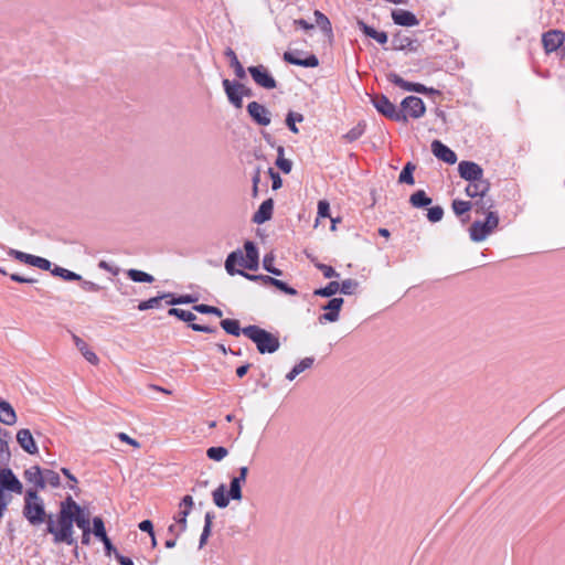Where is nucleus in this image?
<instances>
[{
    "instance_id": "nucleus-1",
    "label": "nucleus",
    "mask_w": 565,
    "mask_h": 565,
    "mask_svg": "<svg viewBox=\"0 0 565 565\" xmlns=\"http://www.w3.org/2000/svg\"><path fill=\"white\" fill-rule=\"evenodd\" d=\"M72 509H78V504L72 497H67L61 502L60 511L54 520L53 514L49 516L46 532L53 535L54 543H65L71 546H76L77 541L74 534V520Z\"/></svg>"
},
{
    "instance_id": "nucleus-2",
    "label": "nucleus",
    "mask_w": 565,
    "mask_h": 565,
    "mask_svg": "<svg viewBox=\"0 0 565 565\" xmlns=\"http://www.w3.org/2000/svg\"><path fill=\"white\" fill-rule=\"evenodd\" d=\"M22 514L33 526H39L42 523L47 524L49 516L51 515L46 513L44 501L34 489L26 490L24 494Z\"/></svg>"
},
{
    "instance_id": "nucleus-3",
    "label": "nucleus",
    "mask_w": 565,
    "mask_h": 565,
    "mask_svg": "<svg viewBox=\"0 0 565 565\" xmlns=\"http://www.w3.org/2000/svg\"><path fill=\"white\" fill-rule=\"evenodd\" d=\"M242 331L244 335L256 344L257 350L262 354L274 353L280 347L279 339L276 335L258 326H247Z\"/></svg>"
},
{
    "instance_id": "nucleus-4",
    "label": "nucleus",
    "mask_w": 565,
    "mask_h": 565,
    "mask_svg": "<svg viewBox=\"0 0 565 565\" xmlns=\"http://www.w3.org/2000/svg\"><path fill=\"white\" fill-rule=\"evenodd\" d=\"M22 494L23 484L13 473L8 477L2 476L0 479V518H2L12 501V494Z\"/></svg>"
},
{
    "instance_id": "nucleus-5",
    "label": "nucleus",
    "mask_w": 565,
    "mask_h": 565,
    "mask_svg": "<svg viewBox=\"0 0 565 565\" xmlns=\"http://www.w3.org/2000/svg\"><path fill=\"white\" fill-rule=\"evenodd\" d=\"M243 484H244L243 482L232 478L227 494H225V491H226L225 484H223V483L220 484L212 492V499H213L214 504L217 508L224 509L228 505L230 499L235 500V501L242 500V498H243L242 486Z\"/></svg>"
},
{
    "instance_id": "nucleus-6",
    "label": "nucleus",
    "mask_w": 565,
    "mask_h": 565,
    "mask_svg": "<svg viewBox=\"0 0 565 565\" xmlns=\"http://www.w3.org/2000/svg\"><path fill=\"white\" fill-rule=\"evenodd\" d=\"M499 225V215L497 212H489L484 221H475L470 228V238L473 242H482Z\"/></svg>"
},
{
    "instance_id": "nucleus-7",
    "label": "nucleus",
    "mask_w": 565,
    "mask_h": 565,
    "mask_svg": "<svg viewBox=\"0 0 565 565\" xmlns=\"http://www.w3.org/2000/svg\"><path fill=\"white\" fill-rule=\"evenodd\" d=\"M372 104L379 113L391 120L407 121V116L399 111L396 106L384 95H376L372 98Z\"/></svg>"
},
{
    "instance_id": "nucleus-8",
    "label": "nucleus",
    "mask_w": 565,
    "mask_h": 565,
    "mask_svg": "<svg viewBox=\"0 0 565 565\" xmlns=\"http://www.w3.org/2000/svg\"><path fill=\"white\" fill-rule=\"evenodd\" d=\"M255 84L265 89H274L277 87V82L270 74L268 68L264 65L249 66L247 68Z\"/></svg>"
},
{
    "instance_id": "nucleus-9",
    "label": "nucleus",
    "mask_w": 565,
    "mask_h": 565,
    "mask_svg": "<svg viewBox=\"0 0 565 565\" xmlns=\"http://www.w3.org/2000/svg\"><path fill=\"white\" fill-rule=\"evenodd\" d=\"M401 106L402 109L399 111L415 119L423 117L426 110L423 99L416 96H407L403 99Z\"/></svg>"
},
{
    "instance_id": "nucleus-10",
    "label": "nucleus",
    "mask_w": 565,
    "mask_h": 565,
    "mask_svg": "<svg viewBox=\"0 0 565 565\" xmlns=\"http://www.w3.org/2000/svg\"><path fill=\"white\" fill-rule=\"evenodd\" d=\"M246 109L253 121L257 125L268 126L270 124L271 114L264 105L257 102H250Z\"/></svg>"
},
{
    "instance_id": "nucleus-11",
    "label": "nucleus",
    "mask_w": 565,
    "mask_h": 565,
    "mask_svg": "<svg viewBox=\"0 0 565 565\" xmlns=\"http://www.w3.org/2000/svg\"><path fill=\"white\" fill-rule=\"evenodd\" d=\"M458 172L459 175L468 182L478 181L483 178V169L473 161H460L458 164Z\"/></svg>"
},
{
    "instance_id": "nucleus-12",
    "label": "nucleus",
    "mask_w": 565,
    "mask_h": 565,
    "mask_svg": "<svg viewBox=\"0 0 565 565\" xmlns=\"http://www.w3.org/2000/svg\"><path fill=\"white\" fill-rule=\"evenodd\" d=\"M343 302L344 300L342 298H332L329 300L324 306L321 307L326 312L319 317V322H337L339 320V313Z\"/></svg>"
},
{
    "instance_id": "nucleus-13",
    "label": "nucleus",
    "mask_w": 565,
    "mask_h": 565,
    "mask_svg": "<svg viewBox=\"0 0 565 565\" xmlns=\"http://www.w3.org/2000/svg\"><path fill=\"white\" fill-rule=\"evenodd\" d=\"M565 41V33L558 30H550L542 36V43L547 53L556 51Z\"/></svg>"
},
{
    "instance_id": "nucleus-14",
    "label": "nucleus",
    "mask_w": 565,
    "mask_h": 565,
    "mask_svg": "<svg viewBox=\"0 0 565 565\" xmlns=\"http://www.w3.org/2000/svg\"><path fill=\"white\" fill-rule=\"evenodd\" d=\"M431 152L437 159L448 164H454L457 161L456 153L439 140L431 142Z\"/></svg>"
},
{
    "instance_id": "nucleus-15",
    "label": "nucleus",
    "mask_w": 565,
    "mask_h": 565,
    "mask_svg": "<svg viewBox=\"0 0 565 565\" xmlns=\"http://www.w3.org/2000/svg\"><path fill=\"white\" fill-rule=\"evenodd\" d=\"M17 441L20 447L30 455L38 454L39 449L35 440L28 428H22L17 433Z\"/></svg>"
},
{
    "instance_id": "nucleus-16",
    "label": "nucleus",
    "mask_w": 565,
    "mask_h": 565,
    "mask_svg": "<svg viewBox=\"0 0 565 565\" xmlns=\"http://www.w3.org/2000/svg\"><path fill=\"white\" fill-rule=\"evenodd\" d=\"M225 94L228 98V102L236 108H242L243 106V96L241 90L237 88V82H231L225 78L222 82Z\"/></svg>"
},
{
    "instance_id": "nucleus-17",
    "label": "nucleus",
    "mask_w": 565,
    "mask_h": 565,
    "mask_svg": "<svg viewBox=\"0 0 565 565\" xmlns=\"http://www.w3.org/2000/svg\"><path fill=\"white\" fill-rule=\"evenodd\" d=\"M387 78L391 83H393L394 85H396L407 92H415V93H427L428 92V88L426 86H424L423 84L407 82V81L403 79L396 73H390L387 75Z\"/></svg>"
},
{
    "instance_id": "nucleus-18",
    "label": "nucleus",
    "mask_w": 565,
    "mask_h": 565,
    "mask_svg": "<svg viewBox=\"0 0 565 565\" xmlns=\"http://www.w3.org/2000/svg\"><path fill=\"white\" fill-rule=\"evenodd\" d=\"M489 191L490 182L484 178H481L478 181L469 182L465 190L466 194L471 199L488 194Z\"/></svg>"
},
{
    "instance_id": "nucleus-19",
    "label": "nucleus",
    "mask_w": 565,
    "mask_h": 565,
    "mask_svg": "<svg viewBox=\"0 0 565 565\" xmlns=\"http://www.w3.org/2000/svg\"><path fill=\"white\" fill-rule=\"evenodd\" d=\"M392 19L395 24L402 26H415L419 23L418 19L414 13L403 9L393 10Z\"/></svg>"
},
{
    "instance_id": "nucleus-20",
    "label": "nucleus",
    "mask_w": 565,
    "mask_h": 565,
    "mask_svg": "<svg viewBox=\"0 0 565 565\" xmlns=\"http://www.w3.org/2000/svg\"><path fill=\"white\" fill-rule=\"evenodd\" d=\"M273 210H274V200L267 199L265 200L258 207V210L253 215L252 221L255 224H263L267 221H269L273 216Z\"/></svg>"
},
{
    "instance_id": "nucleus-21",
    "label": "nucleus",
    "mask_w": 565,
    "mask_h": 565,
    "mask_svg": "<svg viewBox=\"0 0 565 565\" xmlns=\"http://www.w3.org/2000/svg\"><path fill=\"white\" fill-rule=\"evenodd\" d=\"M284 60L289 64L303 67H316L319 65V60L313 54H310L306 58H299L294 52H285Z\"/></svg>"
},
{
    "instance_id": "nucleus-22",
    "label": "nucleus",
    "mask_w": 565,
    "mask_h": 565,
    "mask_svg": "<svg viewBox=\"0 0 565 565\" xmlns=\"http://www.w3.org/2000/svg\"><path fill=\"white\" fill-rule=\"evenodd\" d=\"M244 248L246 252V263L244 264V267L249 270H256L259 264L258 249L256 245L253 242L247 241L244 244Z\"/></svg>"
},
{
    "instance_id": "nucleus-23",
    "label": "nucleus",
    "mask_w": 565,
    "mask_h": 565,
    "mask_svg": "<svg viewBox=\"0 0 565 565\" xmlns=\"http://www.w3.org/2000/svg\"><path fill=\"white\" fill-rule=\"evenodd\" d=\"M471 204L472 210H475L477 214H486V216L489 212H493L492 209L494 207V201L488 194L475 198L473 201H471Z\"/></svg>"
},
{
    "instance_id": "nucleus-24",
    "label": "nucleus",
    "mask_w": 565,
    "mask_h": 565,
    "mask_svg": "<svg viewBox=\"0 0 565 565\" xmlns=\"http://www.w3.org/2000/svg\"><path fill=\"white\" fill-rule=\"evenodd\" d=\"M0 422L8 426H11L17 422L15 411L11 404L6 401L0 402Z\"/></svg>"
},
{
    "instance_id": "nucleus-25",
    "label": "nucleus",
    "mask_w": 565,
    "mask_h": 565,
    "mask_svg": "<svg viewBox=\"0 0 565 565\" xmlns=\"http://www.w3.org/2000/svg\"><path fill=\"white\" fill-rule=\"evenodd\" d=\"M73 341L76 345V348L79 350V352L83 354V356L90 363V364H98L99 359L98 356L88 348L87 343L83 341L76 334H73Z\"/></svg>"
},
{
    "instance_id": "nucleus-26",
    "label": "nucleus",
    "mask_w": 565,
    "mask_h": 565,
    "mask_svg": "<svg viewBox=\"0 0 565 565\" xmlns=\"http://www.w3.org/2000/svg\"><path fill=\"white\" fill-rule=\"evenodd\" d=\"M224 54L230 60V66L234 70L236 77L244 79L246 77V71L238 61L236 53L231 47H227Z\"/></svg>"
},
{
    "instance_id": "nucleus-27",
    "label": "nucleus",
    "mask_w": 565,
    "mask_h": 565,
    "mask_svg": "<svg viewBox=\"0 0 565 565\" xmlns=\"http://www.w3.org/2000/svg\"><path fill=\"white\" fill-rule=\"evenodd\" d=\"M361 31L369 38L375 40L380 44H385L388 40L387 34L383 31H377L374 28L367 25L363 21H359Z\"/></svg>"
},
{
    "instance_id": "nucleus-28",
    "label": "nucleus",
    "mask_w": 565,
    "mask_h": 565,
    "mask_svg": "<svg viewBox=\"0 0 565 565\" xmlns=\"http://www.w3.org/2000/svg\"><path fill=\"white\" fill-rule=\"evenodd\" d=\"M26 481L34 483L38 488L44 489L43 471L39 466H33L24 471Z\"/></svg>"
},
{
    "instance_id": "nucleus-29",
    "label": "nucleus",
    "mask_w": 565,
    "mask_h": 565,
    "mask_svg": "<svg viewBox=\"0 0 565 565\" xmlns=\"http://www.w3.org/2000/svg\"><path fill=\"white\" fill-rule=\"evenodd\" d=\"M315 359L311 356H307L302 359L299 363H297L289 373H287L286 379L288 381H294L300 373L310 369L313 365Z\"/></svg>"
},
{
    "instance_id": "nucleus-30",
    "label": "nucleus",
    "mask_w": 565,
    "mask_h": 565,
    "mask_svg": "<svg viewBox=\"0 0 565 565\" xmlns=\"http://www.w3.org/2000/svg\"><path fill=\"white\" fill-rule=\"evenodd\" d=\"M414 41L406 34L397 33L392 39V49L395 51L413 50Z\"/></svg>"
},
{
    "instance_id": "nucleus-31",
    "label": "nucleus",
    "mask_w": 565,
    "mask_h": 565,
    "mask_svg": "<svg viewBox=\"0 0 565 565\" xmlns=\"http://www.w3.org/2000/svg\"><path fill=\"white\" fill-rule=\"evenodd\" d=\"M237 257H241V250L232 252L225 260V269H226L227 274L231 276L236 275V274L244 276V274H245L244 270L235 268Z\"/></svg>"
},
{
    "instance_id": "nucleus-32",
    "label": "nucleus",
    "mask_w": 565,
    "mask_h": 565,
    "mask_svg": "<svg viewBox=\"0 0 565 565\" xmlns=\"http://www.w3.org/2000/svg\"><path fill=\"white\" fill-rule=\"evenodd\" d=\"M409 202L414 207H425L431 203V199L424 190H418L411 195Z\"/></svg>"
},
{
    "instance_id": "nucleus-33",
    "label": "nucleus",
    "mask_w": 565,
    "mask_h": 565,
    "mask_svg": "<svg viewBox=\"0 0 565 565\" xmlns=\"http://www.w3.org/2000/svg\"><path fill=\"white\" fill-rule=\"evenodd\" d=\"M213 519H214L213 512L205 513L204 526H203V531L200 536V544H199L200 548H202L206 544V541H207L209 536L211 535Z\"/></svg>"
},
{
    "instance_id": "nucleus-34",
    "label": "nucleus",
    "mask_w": 565,
    "mask_h": 565,
    "mask_svg": "<svg viewBox=\"0 0 565 565\" xmlns=\"http://www.w3.org/2000/svg\"><path fill=\"white\" fill-rule=\"evenodd\" d=\"M74 523L81 530H87L89 527V519L88 515L84 512V510L78 505V509H72Z\"/></svg>"
},
{
    "instance_id": "nucleus-35",
    "label": "nucleus",
    "mask_w": 565,
    "mask_h": 565,
    "mask_svg": "<svg viewBox=\"0 0 565 565\" xmlns=\"http://www.w3.org/2000/svg\"><path fill=\"white\" fill-rule=\"evenodd\" d=\"M10 433L7 429L0 427V457L7 461L10 460L11 452L8 444Z\"/></svg>"
},
{
    "instance_id": "nucleus-36",
    "label": "nucleus",
    "mask_w": 565,
    "mask_h": 565,
    "mask_svg": "<svg viewBox=\"0 0 565 565\" xmlns=\"http://www.w3.org/2000/svg\"><path fill=\"white\" fill-rule=\"evenodd\" d=\"M220 324L222 329L231 335L238 337L241 333H243V329H241L238 320L223 319Z\"/></svg>"
},
{
    "instance_id": "nucleus-37",
    "label": "nucleus",
    "mask_w": 565,
    "mask_h": 565,
    "mask_svg": "<svg viewBox=\"0 0 565 565\" xmlns=\"http://www.w3.org/2000/svg\"><path fill=\"white\" fill-rule=\"evenodd\" d=\"M416 169V166L412 162H407L399 177H398V182L399 183H406V184H409V185H413L415 183V180H414V177H413V173Z\"/></svg>"
},
{
    "instance_id": "nucleus-38",
    "label": "nucleus",
    "mask_w": 565,
    "mask_h": 565,
    "mask_svg": "<svg viewBox=\"0 0 565 565\" xmlns=\"http://www.w3.org/2000/svg\"><path fill=\"white\" fill-rule=\"evenodd\" d=\"M127 276L135 282H152L154 280V277L151 276L150 274L148 273H145L142 270H139V269H128L127 270Z\"/></svg>"
},
{
    "instance_id": "nucleus-39",
    "label": "nucleus",
    "mask_w": 565,
    "mask_h": 565,
    "mask_svg": "<svg viewBox=\"0 0 565 565\" xmlns=\"http://www.w3.org/2000/svg\"><path fill=\"white\" fill-rule=\"evenodd\" d=\"M52 275L54 276H57V277H61L62 279L64 280H67V281H73V280H82V276L74 273V271H71L66 268H63V267H60V266H55L52 270H51Z\"/></svg>"
},
{
    "instance_id": "nucleus-40",
    "label": "nucleus",
    "mask_w": 565,
    "mask_h": 565,
    "mask_svg": "<svg viewBox=\"0 0 565 565\" xmlns=\"http://www.w3.org/2000/svg\"><path fill=\"white\" fill-rule=\"evenodd\" d=\"M365 121L358 122L356 126H354L343 136V139L347 140L348 142H353L358 140L365 132Z\"/></svg>"
},
{
    "instance_id": "nucleus-41",
    "label": "nucleus",
    "mask_w": 565,
    "mask_h": 565,
    "mask_svg": "<svg viewBox=\"0 0 565 565\" xmlns=\"http://www.w3.org/2000/svg\"><path fill=\"white\" fill-rule=\"evenodd\" d=\"M168 297H171V294H163L161 296H157V297L150 298L148 300L141 301L138 305V309L140 311H145L148 309L159 308L161 305V300L166 299Z\"/></svg>"
},
{
    "instance_id": "nucleus-42",
    "label": "nucleus",
    "mask_w": 565,
    "mask_h": 565,
    "mask_svg": "<svg viewBox=\"0 0 565 565\" xmlns=\"http://www.w3.org/2000/svg\"><path fill=\"white\" fill-rule=\"evenodd\" d=\"M339 288H340V282L330 281L326 287L316 289L313 291V295L329 298V297L334 296L339 291Z\"/></svg>"
},
{
    "instance_id": "nucleus-43",
    "label": "nucleus",
    "mask_w": 565,
    "mask_h": 565,
    "mask_svg": "<svg viewBox=\"0 0 565 565\" xmlns=\"http://www.w3.org/2000/svg\"><path fill=\"white\" fill-rule=\"evenodd\" d=\"M168 315L177 317L182 321L190 322V324L194 323L193 321L196 319V316L193 312L179 308L169 309Z\"/></svg>"
},
{
    "instance_id": "nucleus-44",
    "label": "nucleus",
    "mask_w": 565,
    "mask_h": 565,
    "mask_svg": "<svg viewBox=\"0 0 565 565\" xmlns=\"http://www.w3.org/2000/svg\"><path fill=\"white\" fill-rule=\"evenodd\" d=\"M315 18H316V23L317 25L326 33V34H331L332 33V28H331V22L330 20L327 18V15H324L322 12H320L319 10H316L315 11Z\"/></svg>"
},
{
    "instance_id": "nucleus-45",
    "label": "nucleus",
    "mask_w": 565,
    "mask_h": 565,
    "mask_svg": "<svg viewBox=\"0 0 565 565\" xmlns=\"http://www.w3.org/2000/svg\"><path fill=\"white\" fill-rule=\"evenodd\" d=\"M278 158L276 160V166L284 172L289 173L292 168V162L289 159L284 158V147L279 146L277 149Z\"/></svg>"
},
{
    "instance_id": "nucleus-46",
    "label": "nucleus",
    "mask_w": 565,
    "mask_h": 565,
    "mask_svg": "<svg viewBox=\"0 0 565 565\" xmlns=\"http://www.w3.org/2000/svg\"><path fill=\"white\" fill-rule=\"evenodd\" d=\"M303 121V116L299 113L289 111L286 116V125L289 128V130L294 134H298L299 130L296 126V122Z\"/></svg>"
},
{
    "instance_id": "nucleus-47",
    "label": "nucleus",
    "mask_w": 565,
    "mask_h": 565,
    "mask_svg": "<svg viewBox=\"0 0 565 565\" xmlns=\"http://www.w3.org/2000/svg\"><path fill=\"white\" fill-rule=\"evenodd\" d=\"M9 255L13 256L15 259H18L24 264L31 265V266H35V260L38 258V256H35V255L26 254L24 252H20L17 249H10Z\"/></svg>"
},
{
    "instance_id": "nucleus-48",
    "label": "nucleus",
    "mask_w": 565,
    "mask_h": 565,
    "mask_svg": "<svg viewBox=\"0 0 565 565\" xmlns=\"http://www.w3.org/2000/svg\"><path fill=\"white\" fill-rule=\"evenodd\" d=\"M228 451L225 447H210L206 450V456L209 459L214 461H221L227 456Z\"/></svg>"
},
{
    "instance_id": "nucleus-49",
    "label": "nucleus",
    "mask_w": 565,
    "mask_h": 565,
    "mask_svg": "<svg viewBox=\"0 0 565 565\" xmlns=\"http://www.w3.org/2000/svg\"><path fill=\"white\" fill-rule=\"evenodd\" d=\"M451 206L457 216L463 215L472 210L471 201L454 200Z\"/></svg>"
},
{
    "instance_id": "nucleus-50",
    "label": "nucleus",
    "mask_w": 565,
    "mask_h": 565,
    "mask_svg": "<svg viewBox=\"0 0 565 565\" xmlns=\"http://www.w3.org/2000/svg\"><path fill=\"white\" fill-rule=\"evenodd\" d=\"M93 534L98 539V540H104L107 537V533H106V530H105V524H104V521L102 518L99 516H95L93 519Z\"/></svg>"
},
{
    "instance_id": "nucleus-51",
    "label": "nucleus",
    "mask_w": 565,
    "mask_h": 565,
    "mask_svg": "<svg viewBox=\"0 0 565 565\" xmlns=\"http://www.w3.org/2000/svg\"><path fill=\"white\" fill-rule=\"evenodd\" d=\"M43 480H44V487L46 484H50L53 488H57L61 484V478L57 472L54 470H44L43 471Z\"/></svg>"
},
{
    "instance_id": "nucleus-52",
    "label": "nucleus",
    "mask_w": 565,
    "mask_h": 565,
    "mask_svg": "<svg viewBox=\"0 0 565 565\" xmlns=\"http://www.w3.org/2000/svg\"><path fill=\"white\" fill-rule=\"evenodd\" d=\"M190 514L186 510L180 509V511L174 515L175 524H179L177 536H180L186 530V518Z\"/></svg>"
},
{
    "instance_id": "nucleus-53",
    "label": "nucleus",
    "mask_w": 565,
    "mask_h": 565,
    "mask_svg": "<svg viewBox=\"0 0 565 565\" xmlns=\"http://www.w3.org/2000/svg\"><path fill=\"white\" fill-rule=\"evenodd\" d=\"M358 287L359 282L355 279L348 278L342 280L339 291L343 295H353Z\"/></svg>"
},
{
    "instance_id": "nucleus-54",
    "label": "nucleus",
    "mask_w": 565,
    "mask_h": 565,
    "mask_svg": "<svg viewBox=\"0 0 565 565\" xmlns=\"http://www.w3.org/2000/svg\"><path fill=\"white\" fill-rule=\"evenodd\" d=\"M274 260H275V257L273 254L265 255V257L263 259V267L265 270H267L268 273H270L273 275L281 276L282 271L280 269L274 267Z\"/></svg>"
},
{
    "instance_id": "nucleus-55",
    "label": "nucleus",
    "mask_w": 565,
    "mask_h": 565,
    "mask_svg": "<svg viewBox=\"0 0 565 565\" xmlns=\"http://www.w3.org/2000/svg\"><path fill=\"white\" fill-rule=\"evenodd\" d=\"M193 309L200 313H205V315H214L216 317H222L223 316V312L220 308L217 307H213V306H209V305H204V303H201V305H195L193 307Z\"/></svg>"
},
{
    "instance_id": "nucleus-56",
    "label": "nucleus",
    "mask_w": 565,
    "mask_h": 565,
    "mask_svg": "<svg viewBox=\"0 0 565 565\" xmlns=\"http://www.w3.org/2000/svg\"><path fill=\"white\" fill-rule=\"evenodd\" d=\"M270 285L275 286L277 289L281 290L282 292H285L287 295H291V296L297 295V290L295 288L288 286L282 280H279V279H276V278H271Z\"/></svg>"
},
{
    "instance_id": "nucleus-57",
    "label": "nucleus",
    "mask_w": 565,
    "mask_h": 565,
    "mask_svg": "<svg viewBox=\"0 0 565 565\" xmlns=\"http://www.w3.org/2000/svg\"><path fill=\"white\" fill-rule=\"evenodd\" d=\"M444 216V210L441 206H433L428 210L427 217L430 222H439Z\"/></svg>"
},
{
    "instance_id": "nucleus-58",
    "label": "nucleus",
    "mask_w": 565,
    "mask_h": 565,
    "mask_svg": "<svg viewBox=\"0 0 565 565\" xmlns=\"http://www.w3.org/2000/svg\"><path fill=\"white\" fill-rule=\"evenodd\" d=\"M246 279L252 281H259L264 286H270L271 278L267 275H253L245 271L244 276Z\"/></svg>"
},
{
    "instance_id": "nucleus-59",
    "label": "nucleus",
    "mask_w": 565,
    "mask_h": 565,
    "mask_svg": "<svg viewBox=\"0 0 565 565\" xmlns=\"http://www.w3.org/2000/svg\"><path fill=\"white\" fill-rule=\"evenodd\" d=\"M168 298H169V300L167 301V303L171 305V306L181 305V303H192L195 301V299H193L189 295L180 296L177 298L171 295V297H168Z\"/></svg>"
},
{
    "instance_id": "nucleus-60",
    "label": "nucleus",
    "mask_w": 565,
    "mask_h": 565,
    "mask_svg": "<svg viewBox=\"0 0 565 565\" xmlns=\"http://www.w3.org/2000/svg\"><path fill=\"white\" fill-rule=\"evenodd\" d=\"M316 266H317V268L319 270H321V273L323 274L324 278H333V277H339L340 276L339 273H337L334 270V268L329 266V265H324V264H320L319 263Z\"/></svg>"
},
{
    "instance_id": "nucleus-61",
    "label": "nucleus",
    "mask_w": 565,
    "mask_h": 565,
    "mask_svg": "<svg viewBox=\"0 0 565 565\" xmlns=\"http://www.w3.org/2000/svg\"><path fill=\"white\" fill-rule=\"evenodd\" d=\"M268 174L273 181L271 188L273 190H278L282 185V180L278 172H276L273 168L268 169Z\"/></svg>"
},
{
    "instance_id": "nucleus-62",
    "label": "nucleus",
    "mask_w": 565,
    "mask_h": 565,
    "mask_svg": "<svg viewBox=\"0 0 565 565\" xmlns=\"http://www.w3.org/2000/svg\"><path fill=\"white\" fill-rule=\"evenodd\" d=\"M330 204L326 200H321L318 202V215L320 217H329Z\"/></svg>"
},
{
    "instance_id": "nucleus-63",
    "label": "nucleus",
    "mask_w": 565,
    "mask_h": 565,
    "mask_svg": "<svg viewBox=\"0 0 565 565\" xmlns=\"http://www.w3.org/2000/svg\"><path fill=\"white\" fill-rule=\"evenodd\" d=\"M81 287L87 292H98L102 289L98 284L89 280H82Z\"/></svg>"
},
{
    "instance_id": "nucleus-64",
    "label": "nucleus",
    "mask_w": 565,
    "mask_h": 565,
    "mask_svg": "<svg viewBox=\"0 0 565 565\" xmlns=\"http://www.w3.org/2000/svg\"><path fill=\"white\" fill-rule=\"evenodd\" d=\"M189 327L193 331H198V332H205V333H214V332H216V328L209 327V326H203V324H199V323H191Z\"/></svg>"
}]
</instances>
